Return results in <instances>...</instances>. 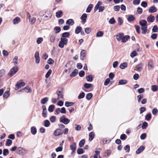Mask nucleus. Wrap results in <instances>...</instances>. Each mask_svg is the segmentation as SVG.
I'll return each instance as SVG.
<instances>
[{"label": "nucleus", "mask_w": 158, "mask_h": 158, "mask_svg": "<svg viewBox=\"0 0 158 158\" xmlns=\"http://www.w3.org/2000/svg\"><path fill=\"white\" fill-rule=\"evenodd\" d=\"M68 41V39L66 38H60V41L59 42L58 44L59 47L61 48H63L65 45L67 44Z\"/></svg>", "instance_id": "1"}, {"label": "nucleus", "mask_w": 158, "mask_h": 158, "mask_svg": "<svg viewBox=\"0 0 158 158\" xmlns=\"http://www.w3.org/2000/svg\"><path fill=\"white\" fill-rule=\"evenodd\" d=\"M59 121L64 124H67L70 122V120L69 119L66 118L64 115L60 117L59 118Z\"/></svg>", "instance_id": "2"}, {"label": "nucleus", "mask_w": 158, "mask_h": 158, "mask_svg": "<svg viewBox=\"0 0 158 158\" xmlns=\"http://www.w3.org/2000/svg\"><path fill=\"white\" fill-rule=\"evenodd\" d=\"M18 71V67L17 66H15L10 69L8 73V75L10 77H11L15 74Z\"/></svg>", "instance_id": "3"}, {"label": "nucleus", "mask_w": 158, "mask_h": 158, "mask_svg": "<svg viewBox=\"0 0 158 158\" xmlns=\"http://www.w3.org/2000/svg\"><path fill=\"white\" fill-rule=\"evenodd\" d=\"M63 132V131L62 129H58L54 131L53 134L55 136H57L62 135Z\"/></svg>", "instance_id": "4"}, {"label": "nucleus", "mask_w": 158, "mask_h": 158, "mask_svg": "<svg viewBox=\"0 0 158 158\" xmlns=\"http://www.w3.org/2000/svg\"><path fill=\"white\" fill-rule=\"evenodd\" d=\"M25 83L23 82H18L15 85V90H17L21 87L24 86Z\"/></svg>", "instance_id": "5"}, {"label": "nucleus", "mask_w": 158, "mask_h": 158, "mask_svg": "<svg viewBox=\"0 0 158 158\" xmlns=\"http://www.w3.org/2000/svg\"><path fill=\"white\" fill-rule=\"evenodd\" d=\"M70 149L72 150L71 154H73L75 153L76 149V143L75 142L73 143L70 145Z\"/></svg>", "instance_id": "6"}, {"label": "nucleus", "mask_w": 158, "mask_h": 158, "mask_svg": "<svg viewBox=\"0 0 158 158\" xmlns=\"http://www.w3.org/2000/svg\"><path fill=\"white\" fill-rule=\"evenodd\" d=\"M87 17V15L85 13H84L82 15L81 17L82 23H85L86 22Z\"/></svg>", "instance_id": "7"}, {"label": "nucleus", "mask_w": 158, "mask_h": 158, "mask_svg": "<svg viewBox=\"0 0 158 158\" xmlns=\"http://www.w3.org/2000/svg\"><path fill=\"white\" fill-rule=\"evenodd\" d=\"M155 18L154 16L150 15L148 16L147 18V20L148 22L150 23H152L155 20Z\"/></svg>", "instance_id": "8"}, {"label": "nucleus", "mask_w": 158, "mask_h": 158, "mask_svg": "<svg viewBox=\"0 0 158 158\" xmlns=\"http://www.w3.org/2000/svg\"><path fill=\"white\" fill-rule=\"evenodd\" d=\"M143 64L142 63L137 64L136 66V70L138 72H141L143 69Z\"/></svg>", "instance_id": "9"}, {"label": "nucleus", "mask_w": 158, "mask_h": 158, "mask_svg": "<svg viewBox=\"0 0 158 158\" xmlns=\"http://www.w3.org/2000/svg\"><path fill=\"white\" fill-rule=\"evenodd\" d=\"M157 10V9L154 6H151L148 10V11L150 13H153L156 12Z\"/></svg>", "instance_id": "10"}, {"label": "nucleus", "mask_w": 158, "mask_h": 158, "mask_svg": "<svg viewBox=\"0 0 158 158\" xmlns=\"http://www.w3.org/2000/svg\"><path fill=\"white\" fill-rule=\"evenodd\" d=\"M124 34L122 33H119L117 34L116 36V39L118 41L122 40Z\"/></svg>", "instance_id": "11"}, {"label": "nucleus", "mask_w": 158, "mask_h": 158, "mask_svg": "<svg viewBox=\"0 0 158 158\" xmlns=\"http://www.w3.org/2000/svg\"><path fill=\"white\" fill-rule=\"evenodd\" d=\"M145 148L143 146H140L136 150V153L137 154H139Z\"/></svg>", "instance_id": "12"}, {"label": "nucleus", "mask_w": 158, "mask_h": 158, "mask_svg": "<svg viewBox=\"0 0 158 158\" xmlns=\"http://www.w3.org/2000/svg\"><path fill=\"white\" fill-rule=\"evenodd\" d=\"M56 34L55 33L53 34L50 37V41L52 43L54 42L56 40Z\"/></svg>", "instance_id": "13"}, {"label": "nucleus", "mask_w": 158, "mask_h": 158, "mask_svg": "<svg viewBox=\"0 0 158 158\" xmlns=\"http://www.w3.org/2000/svg\"><path fill=\"white\" fill-rule=\"evenodd\" d=\"M147 21L145 20H142L139 22V23L141 27L147 26Z\"/></svg>", "instance_id": "14"}, {"label": "nucleus", "mask_w": 158, "mask_h": 158, "mask_svg": "<svg viewBox=\"0 0 158 158\" xmlns=\"http://www.w3.org/2000/svg\"><path fill=\"white\" fill-rule=\"evenodd\" d=\"M141 30H142V34L145 35L146 34L147 31V26L141 27Z\"/></svg>", "instance_id": "15"}, {"label": "nucleus", "mask_w": 158, "mask_h": 158, "mask_svg": "<svg viewBox=\"0 0 158 158\" xmlns=\"http://www.w3.org/2000/svg\"><path fill=\"white\" fill-rule=\"evenodd\" d=\"M85 50H83L80 53L81 56V59L83 60L84 59L85 57Z\"/></svg>", "instance_id": "16"}, {"label": "nucleus", "mask_w": 158, "mask_h": 158, "mask_svg": "<svg viewBox=\"0 0 158 158\" xmlns=\"http://www.w3.org/2000/svg\"><path fill=\"white\" fill-rule=\"evenodd\" d=\"M63 15L62 11L60 10L56 13V16L57 18H59L61 17Z\"/></svg>", "instance_id": "17"}, {"label": "nucleus", "mask_w": 158, "mask_h": 158, "mask_svg": "<svg viewBox=\"0 0 158 158\" xmlns=\"http://www.w3.org/2000/svg\"><path fill=\"white\" fill-rule=\"evenodd\" d=\"M130 38V36L129 35H126L124 36H123L122 39V41L123 43H125Z\"/></svg>", "instance_id": "18"}, {"label": "nucleus", "mask_w": 158, "mask_h": 158, "mask_svg": "<svg viewBox=\"0 0 158 158\" xmlns=\"http://www.w3.org/2000/svg\"><path fill=\"white\" fill-rule=\"evenodd\" d=\"M78 73V70L77 69H75L70 74L71 77H74L76 76Z\"/></svg>", "instance_id": "19"}, {"label": "nucleus", "mask_w": 158, "mask_h": 158, "mask_svg": "<svg viewBox=\"0 0 158 158\" xmlns=\"http://www.w3.org/2000/svg\"><path fill=\"white\" fill-rule=\"evenodd\" d=\"M89 140L90 141H91L94 138L95 135L94 133V132H91L89 134Z\"/></svg>", "instance_id": "20"}, {"label": "nucleus", "mask_w": 158, "mask_h": 158, "mask_svg": "<svg viewBox=\"0 0 158 158\" xmlns=\"http://www.w3.org/2000/svg\"><path fill=\"white\" fill-rule=\"evenodd\" d=\"M66 23L69 25H73L74 24V21L73 19H69L67 20Z\"/></svg>", "instance_id": "21"}, {"label": "nucleus", "mask_w": 158, "mask_h": 158, "mask_svg": "<svg viewBox=\"0 0 158 158\" xmlns=\"http://www.w3.org/2000/svg\"><path fill=\"white\" fill-rule=\"evenodd\" d=\"M127 66V64L126 62H124L121 64L120 65V68L122 69H124Z\"/></svg>", "instance_id": "22"}, {"label": "nucleus", "mask_w": 158, "mask_h": 158, "mask_svg": "<svg viewBox=\"0 0 158 158\" xmlns=\"http://www.w3.org/2000/svg\"><path fill=\"white\" fill-rule=\"evenodd\" d=\"M102 4V2L100 1H98L94 7V11H97L99 7H100V6Z\"/></svg>", "instance_id": "23"}, {"label": "nucleus", "mask_w": 158, "mask_h": 158, "mask_svg": "<svg viewBox=\"0 0 158 158\" xmlns=\"http://www.w3.org/2000/svg\"><path fill=\"white\" fill-rule=\"evenodd\" d=\"M20 21V19L19 17H17L14 19L13 20V23L14 24H16L19 23Z\"/></svg>", "instance_id": "24"}, {"label": "nucleus", "mask_w": 158, "mask_h": 158, "mask_svg": "<svg viewBox=\"0 0 158 158\" xmlns=\"http://www.w3.org/2000/svg\"><path fill=\"white\" fill-rule=\"evenodd\" d=\"M82 29V28L81 27H77L75 30V33L76 34H79L80 32H81Z\"/></svg>", "instance_id": "25"}, {"label": "nucleus", "mask_w": 158, "mask_h": 158, "mask_svg": "<svg viewBox=\"0 0 158 158\" xmlns=\"http://www.w3.org/2000/svg\"><path fill=\"white\" fill-rule=\"evenodd\" d=\"M100 151H96L94 155V158H101L99 155Z\"/></svg>", "instance_id": "26"}, {"label": "nucleus", "mask_w": 158, "mask_h": 158, "mask_svg": "<svg viewBox=\"0 0 158 158\" xmlns=\"http://www.w3.org/2000/svg\"><path fill=\"white\" fill-rule=\"evenodd\" d=\"M74 104V102L67 101L65 102V105L66 106L69 107L72 106Z\"/></svg>", "instance_id": "27"}, {"label": "nucleus", "mask_w": 158, "mask_h": 158, "mask_svg": "<svg viewBox=\"0 0 158 158\" xmlns=\"http://www.w3.org/2000/svg\"><path fill=\"white\" fill-rule=\"evenodd\" d=\"M56 93L58 96V99L63 98L64 95L62 92L60 91H57Z\"/></svg>", "instance_id": "28"}, {"label": "nucleus", "mask_w": 158, "mask_h": 158, "mask_svg": "<svg viewBox=\"0 0 158 158\" xmlns=\"http://www.w3.org/2000/svg\"><path fill=\"white\" fill-rule=\"evenodd\" d=\"M31 132L32 134L35 135L37 132V130L36 128L34 127H32L31 128Z\"/></svg>", "instance_id": "29"}, {"label": "nucleus", "mask_w": 158, "mask_h": 158, "mask_svg": "<svg viewBox=\"0 0 158 158\" xmlns=\"http://www.w3.org/2000/svg\"><path fill=\"white\" fill-rule=\"evenodd\" d=\"M54 30L55 31V33L56 34L59 33L61 31V28L59 27L56 26L54 28Z\"/></svg>", "instance_id": "30"}, {"label": "nucleus", "mask_w": 158, "mask_h": 158, "mask_svg": "<svg viewBox=\"0 0 158 158\" xmlns=\"http://www.w3.org/2000/svg\"><path fill=\"white\" fill-rule=\"evenodd\" d=\"M93 77L92 75H89L86 77V80L87 81L91 82L93 81Z\"/></svg>", "instance_id": "31"}, {"label": "nucleus", "mask_w": 158, "mask_h": 158, "mask_svg": "<svg viewBox=\"0 0 158 158\" xmlns=\"http://www.w3.org/2000/svg\"><path fill=\"white\" fill-rule=\"evenodd\" d=\"M70 35V34L68 32H65L62 34V36L61 37L63 38H68Z\"/></svg>", "instance_id": "32"}, {"label": "nucleus", "mask_w": 158, "mask_h": 158, "mask_svg": "<svg viewBox=\"0 0 158 158\" xmlns=\"http://www.w3.org/2000/svg\"><path fill=\"white\" fill-rule=\"evenodd\" d=\"M93 8V5L91 4H90L88 7L86 9V12L87 13H89L91 10Z\"/></svg>", "instance_id": "33"}, {"label": "nucleus", "mask_w": 158, "mask_h": 158, "mask_svg": "<svg viewBox=\"0 0 158 158\" xmlns=\"http://www.w3.org/2000/svg\"><path fill=\"white\" fill-rule=\"evenodd\" d=\"M148 66L149 69L153 68V63L152 61H150L148 62Z\"/></svg>", "instance_id": "34"}, {"label": "nucleus", "mask_w": 158, "mask_h": 158, "mask_svg": "<svg viewBox=\"0 0 158 158\" xmlns=\"http://www.w3.org/2000/svg\"><path fill=\"white\" fill-rule=\"evenodd\" d=\"M25 90V91L27 93H30L31 92V89L29 87H27L24 88L22 89V90Z\"/></svg>", "instance_id": "35"}, {"label": "nucleus", "mask_w": 158, "mask_h": 158, "mask_svg": "<svg viewBox=\"0 0 158 158\" xmlns=\"http://www.w3.org/2000/svg\"><path fill=\"white\" fill-rule=\"evenodd\" d=\"M85 142V140L84 139L81 140L79 142V145L80 147L83 146Z\"/></svg>", "instance_id": "36"}, {"label": "nucleus", "mask_w": 158, "mask_h": 158, "mask_svg": "<svg viewBox=\"0 0 158 158\" xmlns=\"http://www.w3.org/2000/svg\"><path fill=\"white\" fill-rule=\"evenodd\" d=\"M135 19V17L133 15H129L128 18L127 20L129 22H131L133 21Z\"/></svg>", "instance_id": "37"}, {"label": "nucleus", "mask_w": 158, "mask_h": 158, "mask_svg": "<svg viewBox=\"0 0 158 158\" xmlns=\"http://www.w3.org/2000/svg\"><path fill=\"white\" fill-rule=\"evenodd\" d=\"M48 100V98L45 97L41 100V102L43 104H45Z\"/></svg>", "instance_id": "38"}, {"label": "nucleus", "mask_w": 158, "mask_h": 158, "mask_svg": "<svg viewBox=\"0 0 158 158\" xmlns=\"http://www.w3.org/2000/svg\"><path fill=\"white\" fill-rule=\"evenodd\" d=\"M55 106L53 105H50L48 107V110L50 112H52L53 111Z\"/></svg>", "instance_id": "39"}, {"label": "nucleus", "mask_w": 158, "mask_h": 158, "mask_svg": "<svg viewBox=\"0 0 158 158\" xmlns=\"http://www.w3.org/2000/svg\"><path fill=\"white\" fill-rule=\"evenodd\" d=\"M50 125V123L48 120H46L44 121V126L46 127H49Z\"/></svg>", "instance_id": "40"}, {"label": "nucleus", "mask_w": 158, "mask_h": 158, "mask_svg": "<svg viewBox=\"0 0 158 158\" xmlns=\"http://www.w3.org/2000/svg\"><path fill=\"white\" fill-rule=\"evenodd\" d=\"M12 142V141L11 139H8L6 140V145L7 146H10L11 145Z\"/></svg>", "instance_id": "41"}, {"label": "nucleus", "mask_w": 158, "mask_h": 158, "mask_svg": "<svg viewBox=\"0 0 158 158\" xmlns=\"http://www.w3.org/2000/svg\"><path fill=\"white\" fill-rule=\"evenodd\" d=\"M23 148L21 147H19L18 148V153L20 155H22L23 154Z\"/></svg>", "instance_id": "42"}, {"label": "nucleus", "mask_w": 158, "mask_h": 158, "mask_svg": "<svg viewBox=\"0 0 158 158\" xmlns=\"http://www.w3.org/2000/svg\"><path fill=\"white\" fill-rule=\"evenodd\" d=\"M152 90L153 92H155L157 90L158 87L156 85H154L152 87Z\"/></svg>", "instance_id": "43"}, {"label": "nucleus", "mask_w": 158, "mask_h": 158, "mask_svg": "<svg viewBox=\"0 0 158 158\" xmlns=\"http://www.w3.org/2000/svg\"><path fill=\"white\" fill-rule=\"evenodd\" d=\"M93 96L92 94L89 93L86 96V98L88 100L91 99Z\"/></svg>", "instance_id": "44"}, {"label": "nucleus", "mask_w": 158, "mask_h": 158, "mask_svg": "<svg viewBox=\"0 0 158 158\" xmlns=\"http://www.w3.org/2000/svg\"><path fill=\"white\" fill-rule=\"evenodd\" d=\"M127 83V81L125 80H120L119 81V84L120 85L125 84Z\"/></svg>", "instance_id": "45"}, {"label": "nucleus", "mask_w": 158, "mask_h": 158, "mask_svg": "<svg viewBox=\"0 0 158 158\" xmlns=\"http://www.w3.org/2000/svg\"><path fill=\"white\" fill-rule=\"evenodd\" d=\"M103 34V33L102 31H99L96 34V36L97 37H102Z\"/></svg>", "instance_id": "46"}, {"label": "nucleus", "mask_w": 158, "mask_h": 158, "mask_svg": "<svg viewBox=\"0 0 158 158\" xmlns=\"http://www.w3.org/2000/svg\"><path fill=\"white\" fill-rule=\"evenodd\" d=\"M158 30V27L156 25H155L153 26L152 29V31L153 32H157Z\"/></svg>", "instance_id": "47"}, {"label": "nucleus", "mask_w": 158, "mask_h": 158, "mask_svg": "<svg viewBox=\"0 0 158 158\" xmlns=\"http://www.w3.org/2000/svg\"><path fill=\"white\" fill-rule=\"evenodd\" d=\"M49 119L52 123H54L56 121V117L54 116H52Z\"/></svg>", "instance_id": "48"}, {"label": "nucleus", "mask_w": 158, "mask_h": 158, "mask_svg": "<svg viewBox=\"0 0 158 158\" xmlns=\"http://www.w3.org/2000/svg\"><path fill=\"white\" fill-rule=\"evenodd\" d=\"M10 95V94L9 93V92L8 91L5 92L3 95V97L4 98H7L9 97Z\"/></svg>", "instance_id": "49"}, {"label": "nucleus", "mask_w": 158, "mask_h": 158, "mask_svg": "<svg viewBox=\"0 0 158 158\" xmlns=\"http://www.w3.org/2000/svg\"><path fill=\"white\" fill-rule=\"evenodd\" d=\"M85 31L87 34H89L91 31V28L89 27H87L85 29Z\"/></svg>", "instance_id": "50"}, {"label": "nucleus", "mask_w": 158, "mask_h": 158, "mask_svg": "<svg viewBox=\"0 0 158 158\" xmlns=\"http://www.w3.org/2000/svg\"><path fill=\"white\" fill-rule=\"evenodd\" d=\"M52 72V70L51 69H49L48 71L47 72V73H46V74L45 75V77L46 78H48L49 77V76H50V74H51Z\"/></svg>", "instance_id": "51"}, {"label": "nucleus", "mask_w": 158, "mask_h": 158, "mask_svg": "<svg viewBox=\"0 0 158 158\" xmlns=\"http://www.w3.org/2000/svg\"><path fill=\"white\" fill-rule=\"evenodd\" d=\"M135 27L137 32L138 34H139L140 33V28L139 26L137 25H135Z\"/></svg>", "instance_id": "52"}, {"label": "nucleus", "mask_w": 158, "mask_h": 158, "mask_svg": "<svg viewBox=\"0 0 158 158\" xmlns=\"http://www.w3.org/2000/svg\"><path fill=\"white\" fill-rule=\"evenodd\" d=\"M85 95V94L84 92L81 93L78 97V99H80L83 98Z\"/></svg>", "instance_id": "53"}, {"label": "nucleus", "mask_w": 158, "mask_h": 158, "mask_svg": "<svg viewBox=\"0 0 158 158\" xmlns=\"http://www.w3.org/2000/svg\"><path fill=\"white\" fill-rule=\"evenodd\" d=\"M148 125V124L147 122H144L142 126V129H145L146 128V127H147Z\"/></svg>", "instance_id": "54"}, {"label": "nucleus", "mask_w": 158, "mask_h": 158, "mask_svg": "<svg viewBox=\"0 0 158 158\" xmlns=\"http://www.w3.org/2000/svg\"><path fill=\"white\" fill-rule=\"evenodd\" d=\"M92 85L90 84L85 83L84 85V87L86 89L89 88Z\"/></svg>", "instance_id": "55"}, {"label": "nucleus", "mask_w": 158, "mask_h": 158, "mask_svg": "<svg viewBox=\"0 0 158 158\" xmlns=\"http://www.w3.org/2000/svg\"><path fill=\"white\" fill-rule=\"evenodd\" d=\"M18 57L17 56H15L13 59V63L14 64H16L18 63Z\"/></svg>", "instance_id": "56"}, {"label": "nucleus", "mask_w": 158, "mask_h": 158, "mask_svg": "<svg viewBox=\"0 0 158 158\" xmlns=\"http://www.w3.org/2000/svg\"><path fill=\"white\" fill-rule=\"evenodd\" d=\"M8 150L7 149H5L3 150V155L6 156L9 154Z\"/></svg>", "instance_id": "57"}, {"label": "nucleus", "mask_w": 158, "mask_h": 158, "mask_svg": "<svg viewBox=\"0 0 158 158\" xmlns=\"http://www.w3.org/2000/svg\"><path fill=\"white\" fill-rule=\"evenodd\" d=\"M137 55V53L136 51H134L132 52L130 54V56L133 58Z\"/></svg>", "instance_id": "58"}, {"label": "nucleus", "mask_w": 158, "mask_h": 158, "mask_svg": "<svg viewBox=\"0 0 158 158\" xmlns=\"http://www.w3.org/2000/svg\"><path fill=\"white\" fill-rule=\"evenodd\" d=\"M127 138V135L125 134H123L121 135L120 138L123 140H125Z\"/></svg>", "instance_id": "59"}, {"label": "nucleus", "mask_w": 158, "mask_h": 158, "mask_svg": "<svg viewBox=\"0 0 158 158\" xmlns=\"http://www.w3.org/2000/svg\"><path fill=\"white\" fill-rule=\"evenodd\" d=\"M110 81V79L109 78H107L105 80V81H104V85H107L109 84Z\"/></svg>", "instance_id": "60"}, {"label": "nucleus", "mask_w": 158, "mask_h": 158, "mask_svg": "<svg viewBox=\"0 0 158 158\" xmlns=\"http://www.w3.org/2000/svg\"><path fill=\"white\" fill-rule=\"evenodd\" d=\"M77 152L78 154H81L84 153L83 150L82 148L78 149L77 150Z\"/></svg>", "instance_id": "61"}, {"label": "nucleus", "mask_w": 158, "mask_h": 158, "mask_svg": "<svg viewBox=\"0 0 158 158\" xmlns=\"http://www.w3.org/2000/svg\"><path fill=\"white\" fill-rule=\"evenodd\" d=\"M43 41V38L42 37L39 38H38L37 40V43L38 44H40Z\"/></svg>", "instance_id": "62"}, {"label": "nucleus", "mask_w": 158, "mask_h": 158, "mask_svg": "<svg viewBox=\"0 0 158 158\" xmlns=\"http://www.w3.org/2000/svg\"><path fill=\"white\" fill-rule=\"evenodd\" d=\"M60 112V108L56 109L54 113L55 114H58Z\"/></svg>", "instance_id": "63"}, {"label": "nucleus", "mask_w": 158, "mask_h": 158, "mask_svg": "<svg viewBox=\"0 0 158 158\" xmlns=\"http://www.w3.org/2000/svg\"><path fill=\"white\" fill-rule=\"evenodd\" d=\"M140 1V0H134L133 1V4L134 5H138L139 4Z\"/></svg>", "instance_id": "64"}]
</instances>
